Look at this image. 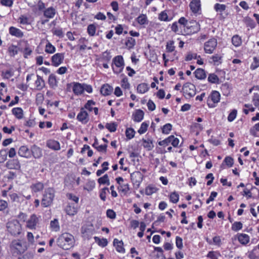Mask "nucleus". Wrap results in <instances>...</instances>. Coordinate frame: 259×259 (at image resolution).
I'll return each instance as SVG.
<instances>
[{
	"label": "nucleus",
	"mask_w": 259,
	"mask_h": 259,
	"mask_svg": "<svg viewBox=\"0 0 259 259\" xmlns=\"http://www.w3.org/2000/svg\"><path fill=\"white\" fill-rule=\"evenodd\" d=\"M54 197V189L52 188H47L45 190L43 195V198L41 200V205L45 207L49 206L52 203Z\"/></svg>",
	"instance_id": "20e7f679"
},
{
	"label": "nucleus",
	"mask_w": 259,
	"mask_h": 259,
	"mask_svg": "<svg viewBox=\"0 0 259 259\" xmlns=\"http://www.w3.org/2000/svg\"><path fill=\"white\" fill-rule=\"evenodd\" d=\"M18 153L20 156L27 158L30 157L31 156L30 150L26 146L20 147Z\"/></svg>",
	"instance_id": "f3484780"
},
{
	"label": "nucleus",
	"mask_w": 259,
	"mask_h": 259,
	"mask_svg": "<svg viewBox=\"0 0 259 259\" xmlns=\"http://www.w3.org/2000/svg\"><path fill=\"white\" fill-rule=\"evenodd\" d=\"M149 126V123L147 122H143L140 128L138 130V132L140 134H144L147 130L148 127Z\"/></svg>",
	"instance_id": "a18cd8bd"
},
{
	"label": "nucleus",
	"mask_w": 259,
	"mask_h": 259,
	"mask_svg": "<svg viewBox=\"0 0 259 259\" xmlns=\"http://www.w3.org/2000/svg\"><path fill=\"white\" fill-rule=\"evenodd\" d=\"M211 59L212 60V61L214 65H218L219 64L221 63V59L222 58V57L220 56L218 54H215L211 57Z\"/></svg>",
	"instance_id": "5fc2aeb1"
},
{
	"label": "nucleus",
	"mask_w": 259,
	"mask_h": 259,
	"mask_svg": "<svg viewBox=\"0 0 259 259\" xmlns=\"http://www.w3.org/2000/svg\"><path fill=\"white\" fill-rule=\"evenodd\" d=\"M34 252L33 251H28L21 256L19 257L18 259H33Z\"/></svg>",
	"instance_id": "3c124183"
},
{
	"label": "nucleus",
	"mask_w": 259,
	"mask_h": 259,
	"mask_svg": "<svg viewBox=\"0 0 259 259\" xmlns=\"http://www.w3.org/2000/svg\"><path fill=\"white\" fill-rule=\"evenodd\" d=\"M131 179L133 184L139 187L143 181V175L140 171H135L131 174Z\"/></svg>",
	"instance_id": "9d476101"
},
{
	"label": "nucleus",
	"mask_w": 259,
	"mask_h": 259,
	"mask_svg": "<svg viewBox=\"0 0 259 259\" xmlns=\"http://www.w3.org/2000/svg\"><path fill=\"white\" fill-rule=\"evenodd\" d=\"M178 22L180 24L183 25V26L185 27V29H186L187 27H189L188 25L189 24H191V21L188 22V20L185 17H181L179 19Z\"/></svg>",
	"instance_id": "bf43d9fd"
},
{
	"label": "nucleus",
	"mask_w": 259,
	"mask_h": 259,
	"mask_svg": "<svg viewBox=\"0 0 259 259\" xmlns=\"http://www.w3.org/2000/svg\"><path fill=\"white\" fill-rule=\"evenodd\" d=\"M12 113L18 119H22L23 117V111L22 108L17 107L14 108L12 110Z\"/></svg>",
	"instance_id": "c756f323"
},
{
	"label": "nucleus",
	"mask_w": 259,
	"mask_h": 259,
	"mask_svg": "<svg viewBox=\"0 0 259 259\" xmlns=\"http://www.w3.org/2000/svg\"><path fill=\"white\" fill-rule=\"evenodd\" d=\"M56 51L55 47L48 41L46 45L45 52L48 54H53Z\"/></svg>",
	"instance_id": "f704fd0d"
},
{
	"label": "nucleus",
	"mask_w": 259,
	"mask_h": 259,
	"mask_svg": "<svg viewBox=\"0 0 259 259\" xmlns=\"http://www.w3.org/2000/svg\"><path fill=\"white\" fill-rule=\"evenodd\" d=\"M149 90L148 85L147 83H142L139 84L137 87V91L141 94H144L147 92Z\"/></svg>",
	"instance_id": "7c9ffc66"
},
{
	"label": "nucleus",
	"mask_w": 259,
	"mask_h": 259,
	"mask_svg": "<svg viewBox=\"0 0 259 259\" xmlns=\"http://www.w3.org/2000/svg\"><path fill=\"white\" fill-rule=\"evenodd\" d=\"M6 166L8 169H19L21 168V164L18 159H13L9 160L7 162Z\"/></svg>",
	"instance_id": "ddd939ff"
},
{
	"label": "nucleus",
	"mask_w": 259,
	"mask_h": 259,
	"mask_svg": "<svg viewBox=\"0 0 259 259\" xmlns=\"http://www.w3.org/2000/svg\"><path fill=\"white\" fill-rule=\"evenodd\" d=\"M94 239L95 240L96 242H97L99 245H100L102 247H105L108 244V241L106 239H105V238L100 239L98 237H95Z\"/></svg>",
	"instance_id": "ea45409f"
},
{
	"label": "nucleus",
	"mask_w": 259,
	"mask_h": 259,
	"mask_svg": "<svg viewBox=\"0 0 259 259\" xmlns=\"http://www.w3.org/2000/svg\"><path fill=\"white\" fill-rule=\"evenodd\" d=\"M107 191L109 192V189L107 187H105L101 189L100 193V197L104 201L106 200Z\"/></svg>",
	"instance_id": "4d7b16f0"
},
{
	"label": "nucleus",
	"mask_w": 259,
	"mask_h": 259,
	"mask_svg": "<svg viewBox=\"0 0 259 259\" xmlns=\"http://www.w3.org/2000/svg\"><path fill=\"white\" fill-rule=\"evenodd\" d=\"M259 67V56L254 57L253 62L250 65V69L254 70Z\"/></svg>",
	"instance_id": "de8ad7c7"
},
{
	"label": "nucleus",
	"mask_w": 259,
	"mask_h": 259,
	"mask_svg": "<svg viewBox=\"0 0 259 259\" xmlns=\"http://www.w3.org/2000/svg\"><path fill=\"white\" fill-rule=\"evenodd\" d=\"M135 131L133 128H127L125 131V135L127 139L131 140L135 136Z\"/></svg>",
	"instance_id": "79ce46f5"
},
{
	"label": "nucleus",
	"mask_w": 259,
	"mask_h": 259,
	"mask_svg": "<svg viewBox=\"0 0 259 259\" xmlns=\"http://www.w3.org/2000/svg\"><path fill=\"white\" fill-rule=\"evenodd\" d=\"M8 231L13 236L20 235L22 231V226L19 222L17 220H13L7 223Z\"/></svg>",
	"instance_id": "7ed1b4c3"
},
{
	"label": "nucleus",
	"mask_w": 259,
	"mask_h": 259,
	"mask_svg": "<svg viewBox=\"0 0 259 259\" xmlns=\"http://www.w3.org/2000/svg\"><path fill=\"white\" fill-rule=\"evenodd\" d=\"M14 75V71L12 69L7 70L2 72V76L4 78L9 79Z\"/></svg>",
	"instance_id": "8fccbe9b"
},
{
	"label": "nucleus",
	"mask_w": 259,
	"mask_h": 259,
	"mask_svg": "<svg viewBox=\"0 0 259 259\" xmlns=\"http://www.w3.org/2000/svg\"><path fill=\"white\" fill-rule=\"evenodd\" d=\"M172 125L170 123H166L163 125L162 130L163 134H168L171 130Z\"/></svg>",
	"instance_id": "0e129e2a"
},
{
	"label": "nucleus",
	"mask_w": 259,
	"mask_h": 259,
	"mask_svg": "<svg viewBox=\"0 0 259 259\" xmlns=\"http://www.w3.org/2000/svg\"><path fill=\"white\" fill-rule=\"evenodd\" d=\"M96 31V26L94 24H91L88 25L87 28V31L90 36H94L95 34Z\"/></svg>",
	"instance_id": "a19ab883"
},
{
	"label": "nucleus",
	"mask_w": 259,
	"mask_h": 259,
	"mask_svg": "<svg viewBox=\"0 0 259 259\" xmlns=\"http://www.w3.org/2000/svg\"><path fill=\"white\" fill-rule=\"evenodd\" d=\"M192 12L195 14H199L201 10V5L200 0H192L189 5Z\"/></svg>",
	"instance_id": "4468645a"
},
{
	"label": "nucleus",
	"mask_w": 259,
	"mask_h": 259,
	"mask_svg": "<svg viewBox=\"0 0 259 259\" xmlns=\"http://www.w3.org/2000/svg\"><path fill=\"white\" fill-rule=\"evenodd\" d=\"M105 126L110 132H114L116 130L117 124L113 122L106 123Z\"/></svg>",
	"instance_id": "09e8293b"
},
{
	"label": "nucleus",
	"mask_w": 259,
	"mask_h": 259,
	"mask_svg": "<svg viewBox=\"0 0 259 259\" xmlns=\"http://www.w3.org/2000/svg\"><path fill=\"white\" fill-rule=\"evenodd\" d=\"M73 92L76 95H81L83 93V83L73 82Z\"/></svg>",
	"instance_id": "a211bd4d"
},
{
	"label": "nucleus",
	"mask_w": 259,
	"mask_h": 259,
	"mask_svg": "<svg viewBox=\"0 0 259 259\" xmlns=\"http://www.w3.org/2000/svg\"><path fill=\"white\" fill-rule=\"evenodd\" d=\"M243 227V225L240 222H235L232 225L231 229L233 231L237 232L241 230Z\"/></svg>",
	"instance_id": "49530a36"
},
{
	"label": "nucleus",
	"mask_w": 259,
	"mask_h": 259,
	"mask_svg": "<svg viewBox=\"0 0 259 259\" xmlns=\"http://www.w3.org/2000/svg\"><path fill=\"white\" fill-rule=\"evenodd\" d=\"M113 62L115 67L112 66V69L114 73L118 74L120 73L124 66L123 58L122 56L119 55L113 58Z\"/></svg>",
	"instance_id": "39448f33"
},
{
	"label": "nucleus",
	"mask_w": 259,
	"mask_h": 259,
	"mask_svg": "<svg viewBox=\"0 0 259 259\" xmlns=\"http://www.w3.org/2000/svg\"><path fill=\"white\" fill-rule=\"evenodd\" d=\"M224 162L229 167H232L234 164L233 159L230 156H227L224 160Z\"/></svg>",
	"instance_id": "338daca9"
},
{
	"label": "nucleus",
	"mask_w": 259,
	"mask_h": 259,
	"mask_svg": "<svg viewBox=\"0 0 259 259\" xmlns=\"http://www.w3.org/2000/svg\"><path fill=\"white\" fill-rule=\"evenodd\" d=\"M98 182L100 184L110 185L109 177L107 174H105L102 177L100 178L98 180Z\"/></svg>",
	"instance_id": "e433bc0d"
},
{
	"label": "nucleus",
	"mask_w": 259,
	"mask_h": 259,
	"mask_svg": "<svg viewBox=\"0 0 259 259\" xmlns=\"http://www.w3.org/2000/svg\"><path fill=\"white\" fill-rule=\"evenodd\" d=\"M195 77L199 79H205L206 77L205 71L201 68L197 69L194 72Z\"/></svg>",
	"instance_id": "cd10ccee"
},
{
	"label": "nucleus",
	"mask_w": 259,
	"mask_h": 259,
	"mask_svg": "<svg viewBox=\"0 0 259 259\" xmlns=\"http://www.w3.org/2000/svg\"><path fill=\"white\" fill-rule=\"evenodd\" d=\"M8 153L6 150H0V163L4 162L7 158Z\"/></svg>",
	"instance_id": "6e6d98bb"
},
{
	"label": "nucleus",
	"mask_w": 259,
	"mask_h": 259,
	"mask_svg": "<svg viewBox=\"0 0 259 259\" xmlns=\"http://www.w3.org/2000/svg\"><path fill=\"white\" fill-rule=\"evenodd\" d=\"M30 150L34 158H40L42 156L41 149L36 145H33L30 148Z\"/></svg>",
	"instance_id": "2eb2a0df"
},
{
	"label": "nucleus",
	"mask_w": 259,
	"mask_h": 259,
	"mask_svg": "<svg viewBox=\"0 0 259 259\" xmlns=\"http://www.w3.org/2000/svg\"><path fill=\"white\" fill-rule=\"evenodd\" d=\"M135 45L136 40L132 37H128L125 42V45L128 50L133 49Z\"/></svg>",
	"instance_id": "2f4dec72"
},
{
	"label": "nucleus",
	"mask_w": 259,
	"mask_h": 259,
	"mask_svg": "<svg viewBox=\"0 0 259 259\" xmlns=\"http://www.w3.org/2000/svg\"><path fill=\"white\" fill-rule=\"evenodd\" d=\"M217 40L214 38H212L205 42L204 49L206 53L212 54L217 46Z\"/></svg>",
	"instance_id": "0eeeda50"
},
{
	"label": "nucleus",
	"mask_w": 259,
	"mask_h": 259,
	"mask_svg": "<svg viewBox=\"0 0 259 259\" xmlns=\"http://www.w3.org/2000/svg\"><path fill=\"white\" fill-rule=\"evenodd\" d=\"M208 81L212 83H218L219 82V78L215 74L211 73L208 75Z\"/></svg>",
	"instance_id": "58836bf2"
},
{
	"label": "nucleus",
	"mask_w": 259,
	"mask_h": 259,
	"mask_svg": "<svg viewBox=\"0 0 259 259\" xmlns=\"http://www.w3.org/2000/svg\"><path fill=\"white\" fill-rule=\"evenodd\" d=\"M56 10L53 7H50L45 9L44 11V16L48 19H52L54 17L56 14Z\"/></svg>",
	"instance_id": "dca6fc26"
},
{
	"label": "nucleus",
	"mask_w": 259,
	"mask_h": 259,
	"mask_svg": "<svg viewBox=\"0 0 259 259\" xmlns=\"http://www.w3.org/2000/svg\"><path fill=\"white\" fill-rule=\"evenodd\" d=\"M169 199L171 202L176 203L179 201V195L177 193L173 192L170 194Z\"/></svg>",
	"instance_id": "864d4df0"
},
{
	"label": "nucleus",
	"mask_w": 259,
	"mask_h": 259,
	"mask_svg": "<svg viewBox=\"0 0 259 259\" xmlns=\"http://www.w3.org/2000/svg\"><path fill=\"white\" fill-rule=\"evenodd\" d=\"M44 188V184L39 182L32 184L30 186L32 191L35 193L42 191Z\"/></svg>",
	"instance_id": "393cba45"
},
{
	"label": "nucleus",
	"mask_w": 259,
	"mask_h": 259,
	"mask_svg": "<svg viewBox=\"0 0 259 259\" xmlns=\"http://www.w3.org/2000/svg\"><path fill=\"white\" fill-rule=\"evenodd\" d=\"M171 138H172V136H170L167 138H166L162 141H159L158 142L159 145L162 146H168L170 143V139Z\"/></svg>",
	"instance_id": "680f3d73"
},
{
	"label": "nucleus",
	"mask_w": 259,
	"mask_h": 259,
	"mask_svg": "<svg viewBox=\"0 0 259 259\" xmlns=\"http://www.w3.org/2000/svg\"><path fill=\"white\" fill-rule=\"evenodd\" d=\"M47 146L54 150L60 149V145L59 142L54 140H49L47 142Z\"/></svg>",
	"instance_id": "aec40b11"
},
{
	"label": "nucleus",
	"mask_w": 259,
	"mask_h": 259,
	"mask_svg": "<svg viewBox=\"0 0 259 259\" xmlns=\"http://www.w3.org/2000/svg\"><path fill=\"white\" fill-rule=\"evenodd\" d=\"M65 211L67 214L69 215H74L77 213V209L74 205L68 204L65 208Z\"/></svg>",
	"instance_id": "c85d7f7f"
},
{
	"label": "nucleus",
	"mask_w": 259,
	"mask_h": 259,
	"mask_svg": "<svg viewBox=\"0 0 259 259\" xmlns=\"http://www.w3.org/2000/svg\"><path fill=\"white\" fill-rule=\"evenodd\" d=\"M248 257L250 259H257L259 258V252L257 247H254L249 252Z\"/></svg>",
	"instance_id": "473e14b6"
},
{
	"label": "nucleus",
	"mask_w": 259,
	"mask_h": 259,
	"mask_svg": "<svg viewBox=\"0 0 259 259\" xmlns=\"http://www.w3.org/2000/svg\"><path fill=\"white\" fill-rule=\"evenodd\" d=\"M226 8V5L219 3L216 4L214 6V9L217 12H222L225 10Z\"/></svg>",
	"instance_id": "13d9d810"
},
{
	"label": "nucleus",
	"mask_w": 259,
	"mask_h": 259,
	"mask_svg": "<svg viewBox=\"0 0 259 259\" xmlns=\"http://www.w3.org/2000/svg\"><path fill=\"white\" fill-rule=\"evenodd\" d=\"M238 241L242 245L247 244L250 240L249 236L243 233L238 234Z\"/></svg>",
	"instance_id": "5701e85b"
},
{
	"label": "nucleus",
	"mask_w": 259,
	"mask_h": 259,
	"mask_svg": "<svg viewBox=\"0 0 259 259\" xmlns=\"http://www.w3.org/2000/svg\"><path fill=\"white\" fill-rule=\"evenodd\" d=\"M50 226L52 230L54 231L57 232L60 229L59 222L57 219H54L53 221H52L50 223Z\"/></svg>",
	"instance_id": "4c0bfd02"
},
{
	"label": "nucleus",
	"mask_w": 259,
	"mask_h": 259,
	"mask_svg": "<svg viewBox=\"0 0 259 259\" xmlns=\"http://www.w3.org/2000/svg\"><path fill=\"white\" fill-rule=\"evenodd\" d=\"M118 189L124 194H126L130 190L129 185L128 184H121L119 185Z\"/></svg>",
	"instance_id": "c9c22d12"
},
{
	"label": "nucleus",
	"mask_w": 259,
	"mask_h": 259,
	"mask_svg": "<svg viewBox=\"0 0 259 259\" xmlns=\"http://www.w3.org/2000/svg\"><path fill=\"white\" fill-rule=\"evenodd\" d=\"M74 242L73 236L68 233L61 234L57 241L58 245L65 250H68L73 247Z\"/></svg>",
	"instance_id": "f257e3e1"
},
{
	"label": "nucleus",
	"mask_w": 259,
	"mask_h": 259,
	"mask_svg": "<svg viewBox=\"0 0 259 259\" xmlns=\"http://www.w3.org/2000/svg\"><path fill=\"white\" fill-rule=\"evenodd\" d=\"M166 50L169 52H172L174 51L175 47L174 46V41L173 40H170L167 43L166 46Z\"/></svg>",
	"instance_id": "69168bd1"
},
{
	"label": "nucleus",
	"mask_w": 259,
	"mask_h": 259,
	"mask_svg": "<svg viewBox=\"0 0 259 259\" xmlns=\"http://www.w3.org/2000/svg\"><path fill=\"white\" fill-rule=\"evenodd\" d=\"M35 84L36 90L38 91L41 90L45 86V83L42 77L39 75H37V79L35 81Z\"/></svg>",
	"instance_id": "a878e982"
},
{
	"label": "nucleus",
	"mask_w": 259,
	"mask_h": 259,
	"mask_svg": "<svg viewBox=\"0 0 259 259\" xmlns=\"http://www.w3.org/2000/svg\"><path fill=\"white\" fill-rule=\"evenodd\" d=\"M77 119L82 124H86L89 121V114L83 108H81L77 116Z\"/></svg>",
	"instance_id": "f8f14e48"
},
{
	"label": "nucleus",
	"mask_w": 259,
	"mask_h": 259,
	"mask_svg": "<svg viewBox=\"0 0 259 259\" xmlns=\"http://www.w3.org/2000/svg\"><path fill=\"white\" fill-rule=\"evenodd\" d=\"M188 25L190 27H187L186 29H185V32L187 34L197 33L200 29V25L196 21H191V24Z\"/></svg>",
	"instance_id": "1a4fd4ad"
},
{
	"label": "nucleus",
	"mask_w": 259,
	"mask_h": 259,
	"mask_svg": "<svg viewBox=\"0 0 259 259\" xmlns=\"http://www.w3.org/2000/svg\"><path fill=\"white\" fill-rule=\"evenodd\" d=\"M49 83L51 87L54 88L57 85V81L56 76L53 74H51L49 77Z\"/></svg>",
	"instance_id": "37998d69"
},
{
	"label": "nucleus",
	"mask_w": 259,
	"mask_h": 259,
	"mask_svg": "<svg viewBox=\"0 0 259 259\" xmlns=\"http://www.w3.org/2000/svg\"><path fill=\"white\" fill-rule=\"evenodd\" d=\"M11 251L14 255L22 253L27 249L26 242L20 240H14L12 241L10 246Z\"/></svg>",
	"instance_id": "f03ea898"
},
{
	"label": "nucleus",
	"mask_w": 259,
	"mask_h": 259,
	"mask_svg": "<svg viewBox=\"0 0 259 259\" xmlns=\"http://www.w3.org/2000/svg\"><path fill=\"white\" fill-rule=\"evenodd\" d=\"M232 42L235 47H239L241 45V38L238 35H234L232 38Z\"/></svg>",
	"instance_id": "72a5a7b5"
},
{
	"label": "nucleus",
	"mask_w": 259,
	"mask_h": 259,
	"mask_svg": "<svg viewBox=\"0 0 259 259\" xmlns=\"http://www.w3.org/2000/svg\"><path fill=\"white\" fill-rule=\"evenodd\" d=\"M40 217L35 214H32L26 222V227L31 230H35L39 224Z\"/></svg>",
	"instance_id": "423d86ee"
},
{
	"label": "nucleus",
	"mask_w": 259,
	"mask_h": 259,
	"mask_svg": "<svg viewBox=\"0 0 259 259\" xmlns=\"http://www.w3.org/2000/svg\"><path fill=\"white\" fill-rule=\"evenodd\" d=\"M137 21L140 25H144L148 23L147 18L145 15L142 14L140 15L137 18Z\"/></svg>",
	"instance_id": "c03bdc74"
},
{
	"label": "nucleus",
	"mask_w": 259,
	"mask_h": 259,
	"mask_svg": "<svg viewBox=\"0 0 259 259\" xmlns=\"http://www.w3.org/2000/svg\"><path fill=\"white\" fill-rule=\"evenodd\" d=\"M113 245L115 246L117 251L122 253L124 252L125 249L123 247L122 241H119L117 239H114L113 240Z\"/></svg>",
	"instance_id": "4be33fe9"
},
{
	"label": "nucleus",
	"mask_w": 259,
	"mask_h": 259,
	"mask_svg": "<svg viewBox=\"0 0 259 259\" xmlns=\"http://www.w3.org/2000/svg\"><path fill=\"white\" fill-rule=\"evenodd\" d=\"M8 51L11 56H14L18 53L17 47L15 46L12 45L9 47Z\"/></svg>",
	"instance_id": "052dcab7"
},
{
	"label": "nucleus",
	"mask_w": 259,
	"mask_h": 259,
	"mask_svg": "<svg viewBox=\"0 0 259 259\" xmlns=\"http://www.w3.org/2000/svg\"><path fill=\"white\" fill-rule=\"evenodd\" d=\"M183 90L184 93L187 95L189 97H192L196 94L195 85L190 82L186 83L183 87Z\"/></svg>",
	"instance_id": "6e6552de"
},
{
	"label": "nucleus",
	"mask_w": 259,
	"mask_h": 259,
	"mask_svg": "<svg viewBox=\"0 0 259 259\" xmlns=\"http://www.w3.org/2000/svg\"><path fill=\"white\" fill-rule=\"evenodd\" d=\"M113 91V88L108 84H105L102 85L101 88V93L104 96H108L111 94Z\"/></svg>",
	"instance_id": "b1692460"
},
{
	"label": "nucleus",
	"mask_w": 259,
	"mask_h": 259,
	"mask_svg": "<svg viewBox=\"0 0 259 259\" xmlns=\"http://www.w3.org/2000/svg\"><path fill=\"white\" fill-rule=\"evenodd\" d=\"M64 59V53H57L54 55L51 58L52 65L57 67L63 61Z\"/></svg>",
	"instance_id": "9b49d317"
},
{
	"label": "nucleus",
	"mask_w": 259,
	"mask_h": 259,
	"mask_svg": "<svg viewBox=\"0 0 259 259\" xmlns=\"http://www.w3.org/2000/svg\"><path fill=\"white\" fill-rule=\"evenodd\" d=\"M144 115V112L141 109H138L133 113V119L135 122H139L143 119Z\"/></svg>",
	"instance_id": "412c9836"
},
{
	"label": "nucleus",
	"mask_w": 259,
	"mask_h": 259,
	"mask_svg": "<svg viewBox=\"0 0 259 259\" xmlns=\"http://www.w3.org/2000/svg\"><path fill=\"white\" fill-rule=\"evenodd\" d=\"M19 20L20 23L21 24L27 25L30 24L29 18L25 16H21Z\"/></svg>",
	"instance_id": "e2e57ef3"
},
{
	"label": "nucleus",
	"mask_w": 259,
	"mask_h": 259,
	"mask_svg": "<svg viewBox=\"0 0 259 259\" xmlns=\"http://www.w3.org/2000/svg\"><path fill=\"white\" fill-rule=\"evenodd\" d=\"M95 186V183L94 181H89L85 184L84 189L88 191H92Z\"/></svg>",
	"instance_id": "603ef678"
},
{
	"label": "nucleus",
	"mask_w": 259,
	"mask_h": 259,
	"mask_svg": "<svg viewBox=\"0 0 259 259\" xmlns=\"http://www.w3.org/2000/svg\"><path fill=\"white\" fill-rule=\"evenodd\" d=\"M209 100H210L213 104L218 103L220 100V94L218 91H212L209 97Z\"/></svg>",
	"instance_id": "bb28decb"
},
{
	"label": "nucleus",
	"mask_w": 259,
	"mask_h": 259,
	"mask_svg": "<svg viewBox=\"0 0 259 259\" xmlns=\"http://www.w3.org/2000/svg\"><path fill=\"white\" fill-rule=\"evenodd\" d=\"M9 33L18 38H21L24 35L23 32L20 29L13 26L9 28Z\"/></svg>",
	"instance_id": "6ab92c4d"
},
{
	"label": "nucleus",
	"mask_w": 259,
	"mask_h": 259,
	"mask_svg": "<svg viewBox=\"0 0 259 259\" xmlns=\"http://www.w3.org/2000/svg\"><path fill=\"white\" fill-rule=\"evenodd\" d=\"M252 102L254 105L259 110V95L257 94H254L252 98Z\"/></svg>",
	"instance_id": "774afa93"
}]
</instances>
